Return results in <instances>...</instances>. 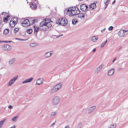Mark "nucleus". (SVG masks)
I'll list each match as a JSON object with an SVG mask.
<instances>
[{"label": "nucleus", "mask_w": 128, "mask_h": 128, "mask_svg": "<svg viewBox=\"0 0 128 128\" xmlns=\"http://www.w3.org/2000/svg\"><path fill=\"white\" fill-rule=\"evenodd\" d=\"M67 20L65 18H61L58 20L57 21H56V23L64 26H66L67 25Z\"/></svg>", "instance_id": "nucleus-1"}, {"label": "nucleus", "mask_w": 128, "mask_h": 128, "mask_svg": "<svg viewBox=\"0 0 128 128\" xmlns=\"http://www.w3.org/2000/svg\"><path fill=\"white\" fill-rule=\"evenodd\" d=\"M52 22H53L51 21V22H48V23H46V24L45 26H44V27L40 28V29L43 31L46 30L48 29V28L51 27L52 26V25L51 24Z\"/></svg>", "instance_id": "nucleus-2"}, {"label": "nucleus", "mask_w": 128, "mask_h": 128, "mask_svg": "<svg viewBox=\"0 0 128 128\" xmlns=\"http://www.w3.org/2000/svg\"><path fill=\"white\" fill-rule=\"evenodd\" d=\"M21 24L22 26L26 27L29 26L30 23L29 20L26 19L22 21Z\"/></svg>", "instance_id": "nucleus-3"}, {"label": "nucleus", "mask_w": 128, "mask_h": 128, "mask_svg": "<svg viewBox=\"0 0 128 128\" xmlns=\"http://www.w3.org/2000/svg\"><path fill=\"white\" fill-rule=\"evenodd\" d=\"M61 87V84H58L54 86L52 88L51 93H53L57 90L59 89Z\"/></svg>", "instance_id": "nucleus-4"}, {"label": "nucleus", "mask_w": 128, "mask_h": 128, "mask_svg": "<svg viewBox=\"0 0 128 128\" xmlns=\"http://www.w3.org/2000/svg\"><path fill=\"white\" fill-rule=\"evenodd\" d=\"M60 102V98L58 96H56L52 100V103L54 105L58 104Z\"/></svg>", "instance_id": "nucleus-5"}, {"label": "nucleus", "mask_w": 128, "mask_h": 128, "mask_svg": "<svg viewBox=\"0 0 128 128\" xmlns=\"http://www.w3.org/2000/svg\"><path fill=\"white\" fill-rule=\"evenodd\" d=\"M45 22L42 21L40 23V28L44 27L46 24V23H48V22H51V20L49 18H45L44 20Z\"/></svg>", "instance_id": "nucleus-6"}, {"label": "nucleus", "mask_w": 128, "mask_h": 128, "mask_svg": "<svg viewBox=\"0 0 128 128\" xmlns=\"http://www.w3.org/2000/svg\"><path fill=\"white\" fill-rule=\"evenodd\" d=\"M18 76H14L13 78H12L10 80L8 84V86H11L14 83L15 80L17 79Z\"/></svg>", "instance_id": "nucleus-7"}, {"label": "nucleus", "mask_w": 128, "mask_h": 128, "mask_svg": "<svg viewBox=\"0 0 128 128\" xmlns=\"http://www.w3.org/2000/svg\"><path fill=\"white\" fill-rule=\"evenodd\" d=\"M80 9L83 12H85L88 10V7L87 6L84 4H82L80 6Z\"/></svg>", "instance_id": "nucleus-8"}, {"label": "nucleus", "mask_w": 128, "mask_h": 128, "mask_svg": "<svg viewBox=\"0 0 128 128\" xmlns=\"http://www.w3.org/2000/svg\"><path fill=\"white\" fill-rule=\"evenodd\" d=\"M38 3H36L34 2H32L31 3H30V7L32 10L35 9L37 7V5Z\"/></svg>", "instance_id": "nucleus-9"}, {"label": "nucleus", "mask_w": 128, "mask_h": 128, "mask_svg": "<svg viewBox=\"0 0 128 128\" xmlns=\"http://www.w3.org/2000/svg\"><path fill=\"white\" fill-rule=\"evenodd\" d=\"M126 30H120L118 32V35L120 36H122L126 35L127 34H124L126 32H127Z\"/></svg>", "instance_id": "nucleus-10"}, {"label": "nucleus", "mask_w": 128, "mask_h": 128, "mask_svg": "<svg viewBox=\"0 0 128 128\" xmlns=\"http://www.w3.org/2000/svg\"><path fill=\"white\" fill-rule=\"evenodd\" d=\"M12 48L11 46L8 44H5L2 46V48L4 50H9Z\"/></svg>", "instance_id": "nucleus-11"}, {"label": "nucleus", "mask_w": 128, "mask_h": 128, "mask_svg": "<svg viewBox=\"0 0 128 128\" xmlns=\"http://www.w3.org/2000/svg\"><path fill=\"white\" fill-rule=\"evenodd\" d=\"M18 22V19H16V20L12 22H10V26L11 28L14 27L17 23Z\"/></svg>", "instance_id": "nucleus-12"}, {"label": "nucleus", "mask_w": 128, "mask_h": 128, "mask_svg": "<svg viewBox=\"0 0 128 128\" xmlns=\"http://www.w3.org/2000/svg\"><path fill=\"white\" fill-rule=\"evenodd\" d=\"M86 15V12H80L78 14V17L80 18H84L85 17V16Z\"/></svg>", "instance_id": "nucleus-13"}, {"label": "nucleus", "mask_w": 128, "mask_h": 128, "mask_svg": "<svg viewBox=\"0 0 128 128\" xmlns=\"http://www.w3.org/2000/svg\"><path fill=\"white\" fill-rule=\"evenodd\" d=\"M114 72V68H112L109 70L108 74V76H111L112 75Z\"/></svg>", "instance_id": "nucleus-14"}, {"label": "nucleus", "mask_w": 128, "mask_h": 128, "mask_svg": "<svg viewBox=\"0 0 128 128\" xmlns=\"http://www.w3.org/2000/svg\"><path fill=\"white\" fill-rule=\"evenodd\" d=\"M72 16H76L78 14L80 13V12H78L77 10L75 9H72Z\"/></svg>", "instance_id": "nucleus-15"}, {"label": "nucleus", "mask_w": 128, "mask_h": 128, "mask_svg": "<svg viewBox=\"0 0 128 128\" xmlns=\"http://www.w3.org/2000/svg\"><path fill=\"white\" fill-rule=\"evenodd\" d=\"M89 8L90 9H94L96 8V3H93L92 4H90L89 5Z\"/></svg>", "instance_id": "nucleus-16"}, {"label": "nucleus", "mask_w": 128, "mask_h": 128, "mask_svg": "<svg viewBox=\"0 0 128 128\" xmlns=\"http://www.w3.org/2000/svg\"><path fill=\"white\" fill-rule=\"evenodd\" d=\"M104 66L103 64H102L97 68L96 71L95 72L97 73L99 72L101 70Z\"/></svg>", "instance_id": "nucleus-17"}, {"label": "nucleus", "mask_w": 128, "mask_h": 128, "mask_svg": "<svg viewBox=\"0 0 128 128\" xmlns=\"http://www.w3.org/2000/svg\"><path fill=\"white\" fill-rule=\"evenodd\" d=\"M33 79V78H30L28 79H26L22 82L23 84L27 83L28 82H30Z\"/></svg>", "instance_id": "nucleus-18"}, {"label": "nucleus", "mask_w": 128, "mask_h": 128, "mask_svg": "<svg viewBox=\"0 0 128 128\" xmlns=\"http://www.w3.org/2000/svg\"><path fill=\"white\" fill-rule=\"evenodd\" d=\"M72 9L71 8H70L68 9L67 11L66 12V14L68 15H69V16H72Z\"/></svg>", "instance_id": "nucleus-19"}, {"label": "nucleus", "mask_w": 128, "mask_h": 128, "mask_svg": "<svg viewBox=\"0 0 128 128\" xmlns=\"http://www.w3.org/2000/svg\"><path fill=\"white\" fill-rule=\"evenodd\" d=\"M30 19L31 20H30V22H31V24H32L36 22H37L38 21V19H33V18H31Z\"/></svg>", "instance_id": "nucleus-20"}, {"label": "nucleus", "mask_w": 128, "mask_h": 128, "mask_svg": "<svg viewBox=\"0 0 128 128\" xmlns=\"http://www.w3.org/2000/svg\"><path fill=\"white\" fill-rule=\"evenodd\" d=\"M52 54L50 53V52H46L44 54V56L45 58H48L50 57Z\"/></svg>", "instance_id": "nucleus-21"}, {"label": "nucleus", "mask_w": 128, "mask_h": 128, "mask_svg": "<svg viewBox=\"0 0 128 128\" xmlns=\"http://www.w3.org/2000/svg\"><path fill=\"white\" fill-rule=\"evenodd\" d=\"M96 108L95 106H93L90 108L88 110V113H90L93 112Z\"/></svg>", "instance_id": "nucleus-22"}, {"label": "nucleus", "mask_w": 128, "mask_h": 128, "mask_svg": "<svg viewBox=\"0 0 128 128\" xmlns=\"http://www.w3.org/2000/svg\"><path fill=\"white\" fill-rule=\"evenodd\" d=\"M15 60L16 59L14 58H13L10 60L8 62L9 64L11 65L13 64L14 63Z\"/></svg>", "instance_id": "nucleus-23"}, {"label": "nucleus", "mask_w": 128, "mask_h": 128, "mask_svg": "<svg viewBox=\"0 0 128 128\" xmlns=\"http://www.w3.org/2000/svg\"><path fill=\"white\" fill-rule=\"evenodd\" d=\"M10 18V16L9 15H7L6 16L4 17L3 19L4 22H7L9 18Z\"/></svg>", "instance_id": "nucleus-24"}, {"label": "nucleus", "mask_w": 128, "mask_h": 128, "mask_svg": "<svg viewBox=\"0 0 128 128\" xmlns=\"http://www.w3.org/2000/svg\"><path fill=\"white\" fill-rule=\"evenodd\" d=\"M98 37L96 36H93L91 38L93 42H96L98 39Z\"/></svg>", "instance_id": "nucleus-25"}, {"label": "nucleus", "mask_w": 128, "mask_h": 128, "mask_svg": "<svg viewBox=\"0 0 128 128\" xmlns=\"http://www.w3.org/2000/svg\"><path fill=\"white\" fill-rule=\"evenodd\" d=\"M34 32L36 34L37 33V32H38L39 28L37 26H34Z\"/></svg>", "instance_id": "nucleus-26"}, {"label": "nucleus", "mask_w": 128, "mask_h": 128, "mask_svg": "<svg viewBox=\"0 0 128 128\" xmlns=\"http://www.w3.org/2000/svg\"><path fill=\"white\" fill-rule=\"evenodd\" d=\"M42 83V82L40 78L38 79L36 81V84H37L40 85Z\"/></svg>", "instance_id": "nucleus-27"}, {"label": "nucleus", "mask_w": 128, "mask_h": 128, "mask_svg": "<svg viewBox=\"0 0 128 128\" xmlns=\"http://www.w3.org/2000/svg\"><path fill=\"white\" fill-rule=\"evenodd\" d=\"M6 120V119H5L0 121V128H1L3 125L4 122Z\"/></svg>", "instance_id": "nucleus-28"}, {"label": "nucleus", "mask_w": 128, "mask_h": 128, "mask_svg": "<svg viewBox=\"0 0 128 128\" xmlns=\"http://www.w3.org/2000/svg\"><path fill=\"white\" fill-rule=\"evenodd\" d=\"M9 32V30L8 29H6L4 31V34L5 35L7 34Z\"/></svg>", "instance_id": "nucleus-29"}, {"label": "nucleus", "mask_w": 128, "mask_h": 128, "mask_svg": "<svg viewBox=\"0 0 128 128\" xmlns=\"http://www.w3.org/2000/svg\"><path fill=\"white\" fill-rule=\"evenodd\" d=\"M116 126V124H113L110 125L108 128H115Z\"/></svg>", "instance_id": "nucleus-30"}, {"label": "nucleus", "mask_w": 128, "mask_h": 128, "mask_svg": "<svg viewBox=\"0 0 128 128\" xmlns=\"http://www.w3.org/2000/svg\"><path fill=\"white\" fill-rule=\"evenodd\" d=\"M32 30L31 28L28 29L26 30V32L29 34L32 33Z\"/></svg>", "instance_id": "nucleus-31"}, {"label": "nucleus", "mask_w": 128, "mask_h": 128, "mask_svg": "<svg viewBox=\"0 0 128 128\" xmlns=\"http://www.w3.org/2000/svg\"><path fill=\"white\" fill-rule=\"evenodd\" d=\"M107 42V40H106L104 42H102L101 45L100 47L101 48L103 47L106 44Z\"/></svg>", "instance_id": "nucleus-32"}, {"label": "nucleus", "mask_w": 128, "mask_h": 128, "mask_svg": "<svg viewBox=\"0 0 128 128\" xmlns=\"http://www.w3.org/2000/svg\"><path fill=\"white\" fill-rule=\"evenodd\" d=\"M78 21L76 19H74L72 20V23L73 24H75Z\"/></svg>", "instance_id": "nucleus-33"}, {"label": "nucleus", "mask_w": 128, "mask_h": 128, "mask_svg": "<svg viewBox=\"0 0 128 128\" xmlns=\"http://www.w3.org/2000/svg\"><path fill=\"white\" fill-rule=\"evenodd\" d=\"M19 29L17 28H14V32L15 33H16L18 30H19Z\"/></svg>", "instance_id": "nucleus-34"}, {"label": "nucleus", "mask_w": 128, "mask_h": 128, "mask_svg": "<svg viewBox=\"0 0 128 128\" xmlns=\"http://www.w3.org/2000/svg\"><path fill=\"white\" fill-rule=\"evenodd\" d=\"M18 117L17 116H14L12 120L16 122V119H17Z\"/></svg>", "instance_id": "nucleus-35"}, {"label": "nucleus", "mask_w": 128, "mask_h": 128, "mask_svg": "<svg viewBox=\"0 0 128 128\" xmlns=\"http://www.w3.org/2000/svg\"><path fill=\"white\" fill-rule=\"evenodd\" d=\"M14 19H15L16 20V19H18L16 18H12L10 20V22H12V21L15 20H14Z\"/></svg>", "instance_id": "nucleus-36"}, {"label": "nucleus", "mask_w": 128, "mask_h": 128, "mask_svg": "<svg viewBox=\"0 0 128 128\" xmlns=\"http://www.w3.org/2000/svg\"><path fill=\"white\" fill-rule=\"evenodd\" d=\"M82 126V124L81 123H80L78 124L77 127V128H81Z\"/></svg>", "instance_id": "nucleus-37"}, {"label": "nucleus", "mask_w": 128, "mask_h": 128, "mask_svg": "<svg viewBox=\"0 0 128 128\" xmlns=\"http://www.w3.org/2000/svg\"><path fill=\"white\" fill-rule=\"evenodd\" d=\"M56 112H54L50 114L51 116H54L56 114Z\"/></svg>", "instance_id": "nucleus-38"}, {"label": "nucleus", "mask_w": 128, "mask_h": 128, "mask_svg": "<svg viewBox=\"0 0 128 128\" xmlns=\"http://www.w3.org/2000/svg\"><path fill=\"white\" fill-rule=\"evenodd\" d=\"M113 28V26H110L108 28V30L109 31L111 30H112Z\"/></svg>", "instance_id": "nucleus-39"}, {"label": "nucleus", "mask_w": 128, "mask_h": 128, "mask_svg": "<svg viewBox=\"0 0 128 128\" xmlns=\"http://www.w3.org/2000/svg\"><path fill=\"white\" fill-rule=\"evenodd\" d=\"M36 46V44L35 43H31L30 44V46L31 47H34Z\"/></svg>", "instance_id": "nucleus-40"}, {"label": "nucleus", "mask_w": 128, "mask_h": 128, "mask_svg": "<svg viewBox=\"0 0 128 128\" xmlns=\"http://www.w3.org/2000/svg\"><path fill=\"white\" fill-rule=\"evenodd\" d=\"M74 9H75V10L76 9V10H78V12H80V10L78 9V8L76 6H75L74 7Z\"/></svg>", "instance_id": "nucleus-41"}, {"label": "nucleus", "mask_w": 128, "mask_h": 128, "mask_svg": "<svg viewBox=\"0 0 128 128\" xmlns=\"http://www.w3.org/2000/svg\"><path fill=\"white\" fill-rule=\"evenodd\" d=\"M62 35H63V34H60L59 35V36H57L56 35H55V36H56V38H58L60 36H62Z\"/></svg>", "instance_id": "nucleus-42"}, {"label": "nucleus", "mask_w": 128, "mask_h": 128, "mask_svg": "<svg viewBox=\"0 0 128 128\" xmlns=\"http://www.w3.org/2000/svg\"><path fill=\"white\" fill-rule=\"evenodd\" d=\"M16 40H19L20 41H22V40H24L21 39H20V38H16Z\"/></svg>", "instance_id": "nucleus-43"}, {"label": "nucleus", "mask_w": 128, "mask_h": 128, "mask_svg": "<svg viewBox=\"0 0 128 128\" xmlns=\"http://www.w3.org/2000/svg\"><path fill=\"white\" fill-rule=\"evenodd\" d=\"M8 108L10 109H12V108L13 107L10 105H9L8 107Z\"/></svg>", "instance_id": "nucleus-44"}, {"label": "nucleus", "mask_w": 128, "mask_h": 128, "mask_svg": "<svg viewBox=\"0 0 128 128\" xmlns=\"http://www.w3.org/2000/svg\"><path fill=\"white\" fill-rule=\"evenodd\" d=\"M107 3H108L107 2H104V4H105V5H106V6L105 7V8H106L107 7V6L108 4H107Z\"/></svg>", "instance_id": "nucleus-45"}, {"label": "nucleus", "mask_w": 128, "mask_h": 128, "mask_svg": "<svg viewBox=\"0 0 128 128\" xmlns=\"http://www.w3.org/2000/svg\"><path fill=\"white\" fill-rule=\"evenodd\" d=\"M34 1V2H36V3H38V1L37 0H32Z\"/></svg>", "instance_id": "nucleus-46"}, {"label": "nucleus", "mask_w": 128, "mask_h": 128, "mask_svg": "<svg viewBox=\"0 0 128 128\" xmlns=\"http://www.w3.org/2000/svg\"><path fill=\"white\" fill-rule=\"evenodd\" d=\"M106 28H104L103 29H102V30H101V32H103L105 30Z\"/></svg>", "instance_id": "nucleus-47"}, {"label": "nucleus", "mask_w": 128, "mask_h": 128, "mask_svg": "<svg viewBox=\"0 0 128 128\" xmlns=\"http://www.w3.org/2000/svg\"><path fill=\"white\" fill-rule=\"evenodd\" d=\"M116 2V0H114L113 2L112 3V5L114 4Z\"/></svg>", "instance_id": "nucleus-48"}, {"label": "nucleus", "mask_w": 128, "mask_h": 128, "mask_svg": "<svg viewBox=\"0 0 128 128\" xmlns=\"http://www.w3.org/2000/svg\"><path fill=\"white\" fill-rule=\"evenodd\" d=\"M116 58L115 57V58L114 59V60H113V61L112 62L113 63L114 62V61H115V60L116 59Z\"/></svg>", "instance_id": "nucleus-49"}, {"label": "nucleus", "mask_w": 128, "mask_h": 128, "mask_svg": "<svg viewBox=\"0 0 128 128\" xmlns=\"http://www.w3.org/2000/svg\"><path fill=\"white\" fill-rule=\"evenodd\" d=\"M96 50V48H94L92 50V52H94Z\"/></svg>", "instance_id": "nucleus-50"}, {"label": "nucleus", "mask_w": 128, "mask_h": 128, "mask_svg": "<svg viewBox=\"0 0 128 128\" xmlns=\"http://www.w3.org/2000/svg\"><path fill=\"white\" fill-rule=\"evenodd\" d=\"M70 127L68 125L66 127L64 128H69Z\"/></svg>", "instance_id": "nucleus-51"}, {"label": "nucleus", "mask_w": 128, "mask_h": 128, "mask_svg": "<svg viewBox=\"0 0 128 128\" xmlns=\"http://www.w3.org/2000/svg\"><path fill=\"white\" fill-rule=\"evenodd\" d=\"M55 124V123L54 122L53 123H52V124H51V126H53L54 124Z\"/></svg>", "instance_id": "nucleus-52"}, {"label": "nucleus", "mask_w": 128, "mask_h": 128, "mask_svg": "<svg viewBox=\"0 0 128 128\" xmlns=\"http://www.w3.org/2000/svg\"><path fill=\"white\" fill-rule=\"evenodd\" d=\"M3 42H4L8 43V41H3Z\"/></svg>", "instance_id": "nucleus-53"}, {"label": "nucleus", "mask_w": 128, "mask_h": 128, "mask_svg": "<svg viewBox=\"0 0 128 128\" xmlns=\"http://www.w3.org/2000/svg\"><path fill=\"white\" fill-rule=\"evenodd\" d=\"M122 70V68H119L118 69V70Z\"/></svg>", "instance_id": "nucleus-54"}, {"label": "nucleus", "mask_w": 128, "mask_h": 128, "mask_svg": "<svg viewBox=\"0 0 128 128\" xmlns=\"http://www.w3.org/2000/svg\"><path fill=\"white\" fill-rule=\"evenodd\" d=\"M12 42V41H11V40H10V41H8V42L10 43V42Z\"/></svg>", "instance_id": "nucleus-55"}, {"label": "nucleus", "mask_w": 128, "mask_h": 128, "mask_svg": "<svg viewBox=\"0 0 128 128\" xmlns=\"http://www.w3.org/2000/svg\"><path fill=\"white\" fill-rule=\"evenodd\" d=\"M110 0H106V2H107L108 3L109 1H110Z\"/></svg>", "instance_id": "nucleus-56"}, {"label": "nucleus", "mask_w": 128, "mask_h": 128, "mask_svg": "<svg viewBox=\"0 0 128 128\" xmlns=\"http://www.w3.org/2000/svg\"><path fill=\"white\" fill-rule=\"evenodd\" d=\"M4 13H5L4 12H3L2 13V14H3V15H4Z\"/></svg>", "instance_id": "nucleus-57"}, {"label": "nucleus", "mask_w": 128, "mask_h": 128, "mask_svg": "<svg viewBox=\"0 0 128 128\" xmlns=\"http://www.w3.org/2000/svg\"><path fill=\"white\" fill-rule=\"evenodd\" d=\"M72 9H74V8H73V7H72Z\"/></svg>", "instance_id": "nucleus-58"}, {"label": "nucleus", "mask_w": 128, "mask_h": 128, "mask_svg": "<svg viewBox=\"0 0 128 128\" xmlns=\"http://www.w3.org/2000/svg\"><path fill=\"white\" fill-rule=\"evenodd\" d=\"M1 61V60L0 58V62Z\"/></svg>", "instance_id": "nucleus-59"}, {"label": "nucleus", "mask_w": 128, "mask_h": 128, "mask_svg": "<svg viewBox=\"0 0 128 128\" xmlns=\"http://www.w3.org/2000/svg\"><path fill=\"white\" fill-rule=\"evenodd\" d=\"M1 42V40H0V43Z\"/></svg>", "instance_id": "nucleus-60"}]
</instances>
